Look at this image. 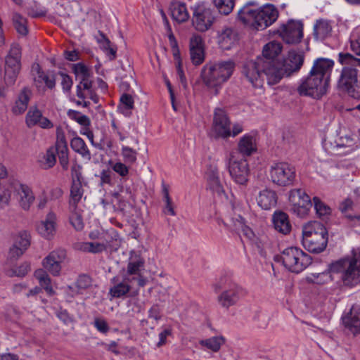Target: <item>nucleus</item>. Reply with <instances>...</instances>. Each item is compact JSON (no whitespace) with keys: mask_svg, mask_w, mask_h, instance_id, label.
I'll list each match as a JSON object with an SVG mask.
<instances>
[{"mask_svg":"<svg viewBox=\"0 0 360 360\" xmlns=\"http://www.w3.org/2000/svg\"><path fill=\"white\" fill-rule=\"evenodd\" d=\"M257 204L264 210H269L276 205V193L269 188H265L259 193L257 198Z\"/></svg>","mask_w":360,"mask_h":360,"instance_id":"c85d7f7f","label":"nucleus"},{"mask_svg":"<svg viewBox=\"0 0 360 360\" xmlns=\"http://www.w3.org/2000/svg\"><path fill=\"white\" fill-rule=\"evenodd\" d=\"M34 276L38 280L40 286L44 289L49 296L56 295V291L51 285V279L45 270L38 269L34 271Z\"/></svg>","mask_w":360,"mask_h":360,"instance_id":"473e14b6","label":"nucleus"},{"mask_svg":"<svg viewBox=\"0 0 360 360\" xmlns=\"http://www.w3.org/2000/svg\"><path fill=\"white\" fill-rule=\"evenodd\" d=\"M339 61L345 66L342 68L338 82V89L346 92L349 96L359 100L360 84L358 82V72L355 67H360V59L349 53H340Z\"/></svg>","mask_w":360,"mask_h":360,"instance_id":"20e7f679","label":"nucleus"},{"mask_svg":"<svg viewBox=\"0 0 360 360\" xmlns=\"http://www.w3.org/2000/svg\"><path fill=\"white\" fill-rule=\"evenodd\" d=\"M60 75L61 77V85L63 89L65 91H70L72 86V80L71 77L69 75L62 72L60 73Z\"/></svg>","mask_w":360,"mask_h":360,"instance_id":"e2e57ef3","label":"nucleus"},{"mask_svg":"<svg viewBox=\"0 0 360 360\" xmlns=\"http://www.w3.org/2000/svg\"><path fill=\"white\" fill-rule=\"evenodd\" d=\"M94 324L96 328L101 333H105L108 331L109 327L106 321L103 319H95Z\"/></svg>","mask_w":360,"mask_h":360,"instance_id":"338daca9","label":"nucleus"},{"mask_svg":"<svg viewBox=\"0 0 360 360\" xmlns=\"http://www.w3.org/2000/svg\"><path fill=\"white\" fill-rule=\"evenodd\" d=\"M121 105L120 109L122 114L126 116L131 115V110L134 108V99L127 94H124L120 98Z\"/></svg>","mask_w":360,"mask_h":360,"instance_id":"de8ad7c7","label":"nucleus"},{"mask_svg":"<svg viewBox=\"0 0 360 360\" xmlns=\"http://www.w3.org/2000/svg\"><path fill=\"white\" fill-rule=\"evenodd\" d=\"M266 76L267 84L274 85L286 76L281 63L276 60H264L263 63V76Z\"/></svg>","mask_w":360,"mask_h":360,"instance_id":"a211bd4d","label":"nucleus"},{"mask_svg":"<svg viewBox=\"0 0 360 360\" xmlns=\"http://www.w3.org/2000/svg\"><path fill=\"white\" fill-rule=\"evenodd\" d=\"M238 150L243 157H248L257 151V143L254 136L247 134L243 136L238 143Z\"/></svg>","mask_w":360,"mask_h":360,"instance_id":"bb28decb","label":"nucleus"},{"mask_svg":"<svg viewBox=\"0 0 360 360\" xmlns=\"http://www.w3.org/2000/svg\"><path fill=\"white\" fill-rule=\"evenodd\" d=\"M221 221L229 229L236 232L240 231L245 226L244 219L240 214L236 213H233L232 216H227Z\"/></svg>","mask_w":360,"mask_h":360,"instance_id":"4c0bfd02","label":"nucleus"},{"mask_svg":"<svg viewBox=\"0 0 360 360\" xmlns=\"http://www.w3.org/2000/svg\"><path fill=\"white\" fill-rule=\"evenodd\" d=\"M224 343L225 338L223 336H215L200 342L201 345L206 347L214 352L219 351L221 345Z\"/></svg>","mask_w":360,"mask_h":360,"instance_id":"c03bdc74","label":"nucleus"},{"mask_svg":"<svg viewBox=\"0 0 360 360\" xmlns=\"http://www.w3.org/2000/svg\"><path fill=\"white\" fill-rule=\"evenodd\" d=\"M312 200L314 204L316 214L320 218H323L330 214L331 210L330 207L322 202L319 198L315 196L313 198Z\"/></svg>","mask_w":360,"mask_h":360,"instance_id":"09e8293b","label":"nucleus"},{"mask_svg":"<svg viewBox=\"0 0 360 360\" xmlns=\"http://www.w3.org/2000/svg\"><path fill=\"white\" fill-rule=\"evenodd\" d=\"M112 172L109 170H103L101 173V184H111Z\"/></svg>","mask_w":360,"mask_h":360,"instance_id":"774afa93","label":"nucleus"},{"mask_svg":"<svg viewBox=\"0 0 360 360\" xmlns=\"http://www.w3.org/2000/svg\"><path fill=\"white\" fill-rule=\"evenodd\" d=\"M328 243V232L320 222L310 221L303 226L302 244L309 252L319 253L325 250Z\"/></svg>","mask_w":360,"mask_h":360,"instance_id":"423d86ee","label":"nucleus"},{"mask_svg":"<svg viewBox=\"0 0 360 360\" xmlns=\"http://www.w3.org/2000/svg\"><path fill=\"white\" fill-rule=\"evenodd\" d=\"M15 184H11L7 188L0 190V205H7L10 201L11 193L14 191Z\"/></svg>","mask_w":360,"mask_h":360,"instance_id":"6e6d98bb","label":"nucleus"},{"mask_svg":"<svg viewBox=\"0 0 360 360\" xmlns=\"http://www.w3.org/2000/svg\"><path fill=\"white\" fill-rule=\"evenodd\" d=\"M291 212L300 217L308 215L312 206L310 197L301 188L292 189L289 193Z\"/></svg>","mask_w":360,"mask_h":360,"instance_id":"f8f14e48","label":"nucleus"},{"mask_svg":"<svg viewBox=\"0 0 360 360\" xmlns=\"http://www.w3.org/2000/svg\"><path fill=\"white\" fill-rule=\"evenodd\" d=\"M30 234L27 231H20L13 238V245L27 250L30 245Z\"/></svg>","mask_w":360,"mask_h":360,"instance_id":"a18cd8bd","label":"nucleus"},{"mask_svg":"<svg viewBox=\"0 0 360 360\" xmlns=\"http://www.w3.org/2000/svg\"><path fill=\"white\" fill-rule=\"evenodd\" d=\"M343 323L354 335L360 333V308L352 307Z\"/></svg>","mask_w":360,"mask_h":360,"instance_id":"cd10ccee","label":"nucleus"},{"mask_svg":"<svg viewBox=\"0 0 360 360\" xmlns=\"http://www.w3.org/2000/svg\"><path fill=\"white\" fill-rule=\"evenodd\" d=\"M215 20L212 8L205 6H198L193 13V25L200 32L208 30Z\"/></svg>","mask_w":360,"mask_h":360,"instance_id":"dca6fc26","label":"nucleus"},{"mask_svg":"<svg viewBox=\"0 0 360 360\" xmlns=\"http://www.w3.org/2000/svg\"><path fill=\"white\" fill-rule=\"evenodd\" d=\"M112 285L109 290V295L113 298H120L126 296L131 290V278L122 276V278L115 276L111 279Z\"/></svg>","mask_w":360,"mask_h":360,"instance_id":"aec40b11","label":"nucleus"},{"mask_svg":"<svg viewBox=\"0 0 360 360\" xmlns=\"http://www.w3.org/2000/svg\"><path fill=\"white\" fill-rule=\"evenodd\" d=\"M274 229L279 233L287 235L291 231V224L288 216L283 212H275L273 216Z\"/></svg>","mask_w":360,"mask_h":360,"instance_id":"7c9ffc66","label":"nucleus"},{"mask_svg":"<svg viewBox=\"0 0 360 360\" xmlns=\"http://www.w3.org/2000/svg\"><path fill=\"white\" fill-rule=\"evenodd\" d=\"M229 172L232 179L238 184L245 185L248 181L249 165L245 158L231 155L229 162Z\"/></svg>","mask_w":360,"mask_h":360,"instance_id":"4468645a","label":"nucleus"},{"mask_svg":"<svg viewBox=\"0 0 360 360\" xmlns=\"http://www.w3.org/2000/svg\"><path fill=\"white\" fill-rule=\"evenodd\" d=\"M236 64L233 60H222L208 63L202 69L201 78L203 84L209 89H214L215 93L233 75Z\"/></svg>","mask_w":360,"mask_h":360,"instance_id":"39448f33","label":"nucleus"},{"mask_svg":"<svg viewBox=\"0 0 360 360\" xmlns=\"http://www.w3.org/2000/svg\"><path fill=\"white\" fill-rule=\"evenodd\" d=\"M91 285V279L86 275H82L79 277L77 281V286L79 288L85 289Z\"/></svg>","mask_w":360,"mask_h":360,"instance_id":"69168bd1","label":"nucleus"},{"mask_svg":"<svg viewBox=\"0 0 360 360\" xmlns=\"http://www.w3.org/2000/svg\"><path fill=\"white\" fill-rule=\"evenodd\" d=\"M13 23L18 34L25 36L27 32V20L19 13H14L13 15Z\"/></svg>","mask_w":360,"mask_h":360,"instance_id":"49530a36","label":"nucleus"},{"mask_svg":"<svg viewBox=\"0 0 360 360\" xmlns=\"http://www.w3.org/2000/svg\"><path fill=\"white\" fill-rule=\"evenodd\" d=\"M14 192L20 207L25 211L29 210L35 200L32 189L27 185L15 184Z\"/></svg>","mask_w":360,"mask_h":360,"instance_id":"5701e85b","label":"nucleus"},{"mask_svg":"<svg viewBox=\"0 0 360 360\" xmlns=\"http://www.w3.org/2000/svg\"><path fill=\"white\" fill-rule=\"evenodd\" d=\"M56 214L53 212L50 211L47 214L46 219L37 226L39 233L43 237L50 239L56 231Z\"/></svg>","mask_w":360,"mask_h":360,"instance_id":"393cba45","label":"nucleus"},{"mask_svg":"<svg viewBox=\"0 0 360 360\" xmlns=\"http://www.w3.org/2000/svg\"><path fill=\"white\" fill-rule=\"evenodd\" d=\"M278 15V9L272 4H266L257 9L245 5L238 11V19L244 25L263 30L274 23Z\"/></svg>","mask_w":360,"mask_h":360,"instance_id":"7ed1b4c3","label":"nucleus"},{"mask_svg":"<svg viewBox=\"0 0 360 360\" xmlns=\"http://www.w3.org/2000/svg\"><path fill=\"white\" fill-rule=\"evenodd\" d=\"M144 266V260L142 258L133 259L129 262L127 271L123 275L131 279V281H137L139 287H143L146 284V278L141 274V269Z\"/></svg>","mask_w":360,"mask_h":360,"instance_id":"412c9836","label":"nucleus"},{"mask_svg":"<svg viewBox=\"0 0 360 360\" xmlns=\"http://www.w3.org/2000/svg\"><path fill=\"white\" fill-rule=\"evenodd\" d=\"M332 27L326 20H319L314 26V37L316 40H323L330 35Z\"/></svg>","mask_w":360,"mask_h":360,"instance_id":"f704fd0d","label":"nucleus"},{"mask_svg":"<svg viewBox=\"0 0 360 360\" xmlns=\"http://www.w3.org/2000/svg\"><path fill=\"white\" fill-rule=\"evenodd\" d=\"M263 63L264 58L258 57L256 60H248L243 65V75L255 88L263 86Z\"/></svg>","mask_w":360,"mask_h":360,"instance_id":"ddd939ff","label":"nucleus"},{"mask_svg":"<svg viewBox=\"0 0 360 360\" xmlns=\"http://www.w3.org/2000/svg\"><path fill=\"white\" fill-rule=\"evenodd\" d=\"M172 16L178 22H184L188 20L189 14L186 4L180 1H175L171 6Z\"/></svg>","mask_w":360,"mask_h":360,"instance_id":"c9c22d12","label":"nucleus"},{"mask_svg":"<svg viewBox=\"0 0 360 360\" xmlns=\"http://www.w3.org/2000/svg\"><path fill=\"white\" fill-rule=\"evenodd\" d=\"M198 48L203 49L202 39L200 35L193 34L190 39V49H195Z\"/></svg>","mask_w":360,"mask_h":360,"instance_id":"0e129e2a","label":"nucleus"},{"mask_svg":"<svg viewBox=\"0 0 360 360\" xmlns=\"http://www.w3.org/2000/svg\"><path fill=\"white\" fill-rule=\"evenodd\" d=\"M84 194L82 183L79 180H73L70 188V198L69 200L70 210H77V203L81 200Z\"/></svg>","mask_w":360,"mask_h":360,"instance_id":"72a5a7b5","label":"nucleus"},{"mask_svg":"<svg viewBox=\"0 0 360 360\" xmlns=\"http://www.w3.org/2000/svg\"><path fill=\"white\" fill-rule=\"evenodd\" d=\"M70 211L71 212L70 216V224L77 231L82 230L84 228V222L81 213L77 209Z\"/></svg>","mask_w":360,"mask_h":360,"instance_id":"3c124183","label":"nucleus"},{"mask_svg":"<svg viewBox=\"0 0 360 360\" xmlns=\"http://www.w3.org/2000/svg\"><path fill=\"white\" fill-rule=\"evenodd\" d=\"M30 271V265L27 262L21 264L16 269L13 270V274L10 276H16L23 277L26 276Z\"/></svg>","mask_w":360,"mask_h":360,"instance_id":"bf43d9fd","label":"nucleus"},{"mask_svg":"<svg viewBox=\"0 0 360 360\" xmlns=\"http://www.w3.org/2000/svg\"><path fill=\"white\" fill-rule=\"evenodd\" d=\"M34 84L39 92L44 93L45 87L52 89L56 86V79L53 75L44 73L39 64L32 66Z\"/></svg>","mask_w":360,"mask_h":360,"instance_id":"6ab92c4d","label":"nucleus"},{"mask_svg":"<svg viewBox=\"0 0 360 360\" xmlns=\"http://www.w3.org/2000/svg\"><path fill=\"white\" fill-rule=\"evenodd\" d=\"M68 115L70 117L76 120L81 125L86 127L90 124V120L89 117L75 110H69Z\"/></svg>","mask_w":360,"mask_h":360,"instance_id":"4d7b16f0","label":"nucleus"},{"mask_svg":"<svg viewBox=\"0 0 360 360\" xmlns=\"http://www.w3.org/2000/svg\"><path fill=\"white\" fill-rule=\"evenodd\" d=\"M243 131L242 124L235 123L231 126L230 118L222 108H216L213 114L212 131L216 139H226L235 137Z\"/></svg>","mask_w":360,"mask_h":360,"instance_id":"6e6552de","label":"nucleus"},{"mask_svg":"<svg viewBox=\"0 0 360 360\" xmlns=\"http://www.w3.org/2000/svg\"><path fill=\"white\" fill-rule=\"evenodd\" d=\"M168 39L173 53V56L174 58V60L177 62L178 74L179 75L181 82H184L186 78L184 75L183 70L181 68L180 51L178 47L177 41L172 32L169 33V34L168 35Z\"/></svg>","mask_w":360,"mask_h":360,"instance_id":"58836bf2","label":"nucleus"},{"mask_svg":"<svg viewBox=\"0 0 360 360\" xmlns=\"http://www.w3.org/2000/svg\"><path fill=\"white\" fill-rule=\"evenodd\" d=\"M72 69L74 73L79 79L91 77V70L83 63H79L73 65Z\"/></svg>","mask_w":360,"mask_h":360,"instance_id":"603ef678","label":"nucleus"},{"mask_svg":"<svg viewBox=\"0 0 360 360\" xmlns=\"http://www.w3.org/2000/svg\"><path fill=\"white\" fill-rule=\"evenodd\" d=\"M122 155L126 163L134 164L136 161L137 152L131 148L123 146Z\"/></svg>","mask_w":360,"mask_h":360,"instance_id":"5fc2aeb1","label":"nucleus"},{"mask_svg":"<svg viewBox=\"0 0 360 360\" xmlns=\"http://www.w3.org/2000/svg\"><path fill=\"white\" fill-rule=\"evenodd\" d=\"M209 188L215 194L221 195L224 193L223 186L219 181V174L216 169H210L207 173Z\"/></svg>","mask_w":360,"mask_h":360,"instance_id":"e433bc0d","label":"nucleus"},{"mask_svg":"<svg viewBox=\"0 0 360 360\" xmlns=\"http://www.w3.org/2000/svg\"><path fill=\"white\" fill-rule=\"evenodd\" d=\"M304 56L302 53L290 51L288 57L281 64L286 76H290L293 72H297L303 65Z\"/></svg>","mask_w":360,"mask_h":360,"instance_id":"b1692460","label":"nucleus"},{"mask_svg":"<svg viewBox=\"0 0 360 360\" xmlns=\"http://www.w3.org/2000/svg\"><path fill=\"white\" fill-rule=\"evenodd\" d=\"M216 292L222 290V292L217 297V302L220 306L229 309L247 295V291L227 278H221L220 281L214 285Z\"/></svg>","mask_w":360,"mask_h":360,"instance_id":"0eeeda50","label":"nucleus"},{"mask_svg":"<svg viewBox=\"0 0 360 360\" xmlns=\"http://www.w3.org/2000/svg\"><path fill=\"white\" fill-rule=\"evenodd\" d=\"M282 46L281 43L272 41L266 44L262 50L264 60H274L281 52Z\"/></svg>","mask_w":360,"mask_h":360,"instance_id":"ea45409f","label":"nucleus"},{"mask_svg":"<svg viewBox=\"0 0 360 360\" xmlns=\"http://www.w3.org/2000/svg\"><path fill=\"white\" fill-rule=\"evenodd\" d=\"M238 40L237 32L231 27H224L218 37L219 46L224 50L230 49Z\"/></svg>","mask_w":360,"mask_h":360,"instance_id":"a878e982","label":"nucleus"},{"mask_svg":"<svg viewBox=\"0 0 360 360\" xmlns=\"http://www.w3.org/2000/svg\"><path fill=\"white\" fill-rule=\"evenodd\" d=\"M112 169L121 176H125L129 174V169L122 162H117L112 165Z\"/></svg>","mask_w":360,"mask_h":360,"instance_id":"680f3d73","label":"nucleus"},{"mask_svg":"<svg viewBox=\"0 0 360 360\" xmlns=\"http://www.w3.org/2000/svg\"><path fill=\"white\" fill-rule=\"evenodd\" d=\"M281 258L285 267L295 273L301 272L311 263V258L309 255L295 247L285 249Z\"/></svg>","mask_w":360,"mask_h":360,"instance_id":"9d476101","label":"nucleus"},{"mask_svg":"<svg viewBox=\"0 0 360 360\" xmlns=\"http://www.w3.org/2000/svg\"><path fill=\"white\" fill-rule=\"evenodd\" d=\"M25 252V250L13 244L12 246L9 248L8 252V257L6 260L7 263H13L17 259H18Z\"/></svg>","mask_w":360,"mask_h":360,"instance_id":"864d4df0","label":"nucleus"},{"mask_svg":"<svg viewBox=\"0 0 360 360\" xmlns=\"http://www.w3.org/2000/svg\"><path fill=\"white\" fill-rule=\"evenodd\" d=\"M191 59L193 64L198 65L204 60L203 49H190Z\"/></svg>","mask_w":360,"mask_h":360,"instance_id":"13d9d810","label":"nucleus"},{"mask_svg":"<svg viewBox=\"0 0 360 360\" xmlns=\"http://www.w3.org/2000/svg\"><path fill=\"white\" fill-rule=\"evenodd\" d=\"M42 116L41 112L36 107L31 108L26 115V123L29 127L37 125Z\"/></svg>","mask_w":360,"mask_h":360,"instance_id":"8fccbe9b","label":"nucleus"},{"mask_svg":"<svg viewBox=\"0 0 360 360\" xmlns=\"http://www.w3.org/2000/svg\"><path fill=\"white\" fill-rule=\"evenodd\" d=\"M269 178L274 184L278 186H292L296 179V169L286 162H274L269 168Z\"/></svg>","mask_w":360,"mask_h":360,"instance_id":"1a4fd4ad","label":"nucleus"},{"mask_svg":"<svg viewBox=\"0 0 360 360\" xmlns=\"http://www.w3.org/2000/svg\"><path fill=\"white\" fill-rule=\"evenodd\" d=\"M66 258V251L63 249H57L51 251L42 261L44 270L49 272L54 276L60 275L61 264Z\"/></svg>","mask_w":360,"mask_h":360,"instance_id":"f3484780","label":"nucleus"},{"mask_svg":"<svg viewBox=\"0 0 360 360\" xmlns=\"http://www.w3.org/2000/svg\"><path fill=\"white\" fill-rule=\"evenodd\" d=\"M77 96L82 99L89 97L95 103L98 102V96L94 94L92 89L91 77L80 79L79 84L77 86Z\"/></svg>","mask_w":360,"mask_h":360,"instance_id":"c756f323","label":"nucleus"},{"mask_svg":"<svg viewBox=\"0 0 360 360\" xmlns=\"http://www.w3.org/2000/svg\"><path fill=\"white\" fill-rule=\"evenodd\" d=\"M21 48L13 44L6 58L4 81L7 85H13L20 70Z\"/></svg>","mask_w":360,"mask_h":360,"instance_id":"9b49d317","label":"nucleus"},{"mask_svg":"<svg viewBox=\"0 0 360 360\" xmlns=\"http://www.w3.org/2000/svg\"><path fill=\"white\" fill-rule=\"evenodd\" d=\"M54 149L58 155L60 165L67 169L69 164L68 148L65 134L60 127L56 129V141Z\"/></svg>","mask_w":360,"mask_h":360,"instance_id":"4be33fe9","label":"nucleus"},{"mask_svg":"<svg viewBox=\"0 0 360 360\" xmlns=\"http://www.w3.org/2000/svg\"><path fill=\"white\" fill-rule=\"evenodd\" d=\"M32 94V91L28 87H24L21 90L13 108L15 114H22L27 110Z\"/></svg>","mask_w":360,"mask_h":360,"instance_id":"2f4dec72","label":"nucleus"},{"mask_svg":"<svg viewBox=\"0 0 360 360\" xmlns=\"http://www.w3.org/2000/svg\"><path fill=\"white\" fill-rule=\"evenodd\" d=\"M332 274L339 276L343 286L352 288L360 283V249L353 250L352 255L332 262L328 271L311 274L307 277L309 283L323 285L333 280Z\"/></svg>","mask_w":360,"mask_h":360,"instance_id":"f257e3e1","label":"nucleus"},{"mask_svg":"<svg viewBox=\"0 0 360 360\" xmlns=\"http://www.w3.org/2000/svg\"><path fill=\"white\" fill-rule=\"evenodd\" d=\"M218 12L224 15H229L235 6V0H212Z\"/></svg>","mask_w":360,"mask_h":360,"instance_id":"37998d69","label":"nucleus"},{"mask_svg":"<svg viewBox=\"0 0 360 360\" xmlns=\"http://www.w3.org/2000/svg\"><path fill=\"white\" fill-rule=\"evenodd\" d=\"M39 162L40 167L44 169L52 168L56 162V150L54 147L49 148L46 153L42 155Z\"/></svg>","mask_w":360,"mask_h":360,"instance_id":"79ce46f5","label":"nucleus"},{"mask_svg":"<svg viewBox=\"0 0 360 360\" xmlns=\"http://www.w3.org/2000/svg\"><path fill=\"white\" fill-rule=\"evenodd\" d=\"M333 65V61L330 59H316L308 77L297 87L299 94L317 99L326 94L328 87L329 75Z\"/></svg>","mask_w":360,"mask_h":360,"instance_id":"f03ea898","label":"nucleus"},{"mask_svg":"<svg viewBox=\"0 0 360 360\" xmlns=\"http://www.w3.org/2000/svg\"><path fill=\"white\" fill-rule=\"evenodd\" d=\"M70 146L74 151L80 154L83 158L87 160L91 159L90 151L82 138L79 136L74 137L70 141Z\"/></svg>","mask_w":360,"mask_h":360,"instance_id":"a19ab883","label":"nucleus"},{"mask_svg":"<svg viewBox=\"0 0 360 360\" xmlns=\"http://www.w3.org/2000/svg\"><path fill=\"white\" fill-rule=\"evenodd\" d=\"M350 47L353 52L360 56V32L354 35L350 40Z\"/></svg>","mask_w":360,"mask_h":360,"instance_id":"052dcab7","label":"nucleus"},{"mask_svg":"<svg viewBox=\"0 0 360 360\" xmlns=\"http://www.w3.org/2000/svg\"><path fill=\"white\" fill-rule=\"evenodd\" d=\"M283 40L288 44H295L301 41L303 37V26L300 22L290 20L278 30Z\"/></svg>","mask_w":360,"mask_h":360,"instance_id":"2eb2a0df","label":"nucleus"}]
</instances>
